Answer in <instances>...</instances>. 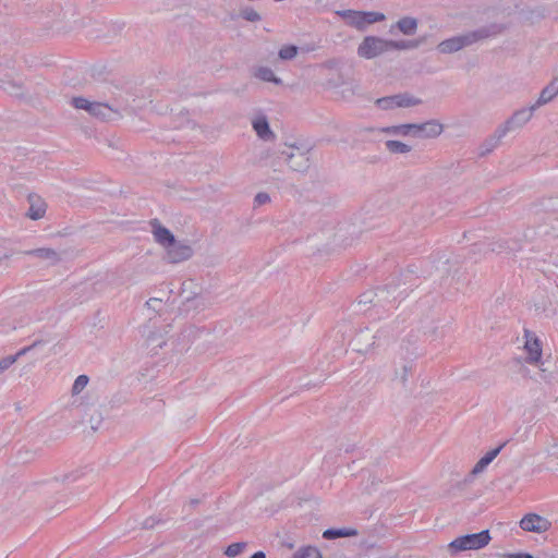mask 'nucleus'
<instances>
[{"label": "nucleus", "mask_w": 558, "mask_h": 558, "mask_svg": "<svg viewBox=\"0 0 558 558\" xmlns=\"http://www.w3.org/2000/svg\"><path fill=\"white\" fill-rule=\"evenodd\" d=\"M191 502H192L193 505H196V504L198 502V500H196V499H192V500H191Z\"/></svg>", "instance_id": "41"}, {"label": "nucleus", "mask_w": 558, "mask_h": 558, "mask_svg": "<svg viewBox=\"0 0 558 558\" xmlns=\"http://www.w3.org/2000/svg\"><path fill=\"white\" fill-rule=\"evenodd\" d=\"M375 332L366 327L361 329L352 339V347L359 353H367L376 343Z\"/></svg>", "instance_id": "11"}, {"label": "nucleus", "mask_w": 558, "mask_h": 558, "mask_svg": "<svg viewBox=\"0 0 558 558\" xmlns=\"http://www.w3.org/2000/svg\"><path fill=\"white\" fill-rule=\"evenodd\" d=\"M536 17H537V19H539V17H544V12H543V11H542V12H538V13H537V15H536Z\"/></svg>", "instance_id": "40"}, {"label": "nucleus", "mask_w": 558, "mask_h": 558, "mask_svg": "<svg viewBox=\"0 0 558 558\" xmlns=\"http://www.w3.org/2000/svg\"><path fill=\"white\" fill-rule=\"evenodd\" d=\"M363 16L364 28L369 24L381 22L386 19L385 14L380 12H363Z\"/></svg>", "instance_id": "28"}, {"label": "nucleus", "mask_w": 558, "mask_h": 558, "mask_svg": "<svg viewBox=\"0 0 558 558\" xmlns=\"http://www.w3.org/2000/svg\"><path fill=\"white\" fill-rule=\"evenodd\" d=\"M557 95H558V84H556L551 80V82L542 89L538 99L532 106L536 110L537 108L551 101Z\"/></svg>", "instance_id": "18"}, {"label": "nucleus", "mask_w": 558, "mask_h": 558, "mask_svg": "<svg viewBox=\"0 0 558 558\" xmlns=\"http://www.w3.org/2000/svg\"><path fill=\"white\" fill-rule=\"evenodd\" d=\"M162 303H163L162 300L159 298H150L148 301H146L145 305L149 310H153L156 313H160Z\"/></svg>", "instance_id": "34"}, {"label": "nucleus", "mask_w": 558, "mask_h": 558, "mask_svg": "<svg viewBox=\"0 0 558 558\" xmlns=\"http://www.w3.org/2000/svg\"><path fill=\"white\" fill-rule=\"evenodd\" d=\"M24 254L49 260L51 265H56L61 260L60 254L56 250L50 247L28 250L25 251Z\"/></svg>", "instance_id": "17"}, {"label": "nucleus", "mask_w": 558, "mask_h": 558, "mask_svg": "<svg viewBox=\"0 0 558 558\" xmlns=\"http://www.w3.org/2000/svg\"><path fill=\"white\" fill-rule=\"evenodd\" d=\"M541 372H542V378L544 380H548V375L546 374V368L541 367Z\"/></svg>", "instance_id": "39"}, {"label": "nucleus", "mask_w": 558, "mask_h": 558, "mask_svg": "<svg viewBox=\"0 0 558 558\" xmlns=\"http://www.w3.org/2000/svg\"><path fill=\"white\" fill-rule=\"evenodd\" d=\"M534 111L535 109L533 106H530L529 108H522L513 112V114L508 120H506L505 123L497 128L489 141L490 144L489 147L486 148V151H490L494 147H496L499 141L506 136L507 133L524 126L532 119Z\"/></svg>", "instance_id": "2"}, {"label": "nucleus", "mask_w": 558, "mask_h": 558, "mask_svg": "<svg viewBox=\"0 0 558 558\" xmlns=\"http://www.w3.org/2000/svg\"><path fill=\"white\" fill-rule=\"evenodd\" d=\"M253 128L258 135L264 141H268L274 138V133L269 128V123L265 117L257 118L253 121Z\"/></svg>", "instance_id": "20"}, {"label": "nucleus", "mask_w": 558, "mask_h": 558, "mask_svg": "<svg viewBox=\"0 0 558 558\" xmlns=\"http://www.w3.org/2000/svg\"><path fill=\"white\" fill-rule=\"evenodd\" d=\"M279 158L287 161L288 166L293 171L303 172L310 167L307 153L293 146L289 147L288 150H282Z\"/></svg>", "instance_id": "7"}, {"label": "nucleus", "mask_w": 558, "mask_h": 558, "mask_svg": "<svg viewBox=\"0 0 558 558\" xmlns=\"http://www.w3.org/2000/svg\"><path fill=\"white\" fill-rule=\"evenodd\" d=\"M150 226H151V232L154 234L155 241L159 245H161L163 248H166L169 244H171L175 240L172 232L168 228L163 227L159 222V220H157V219L151 220Z\"/></svg>", "instance_id": "14"}, {"label": "nucleus", "mask_w": 558, "mask_h": 558, "mask_svg": "<svg viewBox=\"0 0 558 558\" xmlns=\"http://www.w3.org/2000/svg\"><path fill=\"white\" fill-rule=\"evenodd\" d=\"M254 76L263 82H270L276 85H281L282 80L277 77L274 73V71L268 66H258L254 71Z\"/></svg>", "instance_id": "23"}, {"label": "nucleus", "mask_w": 558, "mask_h": 558, "mask_svg": "<svg viewBox=\"0 0 558 558\" xmlns=\"http://www.w3.org/2000/svg\"><path fill=\"white\" fill-rule=\"evenodd\" d=\"M423 43L422 39L410 40H388L389 51L391 50H411L416 49Z\"/></svg>", "instance_id": "24"}, {"label": "nucleus", "mask_w": 558, "mask_h": 558, "mask_svg": "<svg viewBox=\"0 0 558 558\" xmlns=\"http://www.w3.org/2000/svg\"><path fill=\"white\" fill-rule=\"evenodd\" d=\"M16 356L14 355H9V356H5L3 357L2 360H0V373L4 372L5 369H8L11 365H13L15 362H16Z\"/></svg>", "instance_id": "36"}, {"label": "nucleus", "mask_w": 558, "mask_h": 558, "mask_svg": "<svg viewBox=\"0 0 558 558\" xmlns=\"http://www.w3.org/2000/svg\"><path fill=\"white\" fill-rule=\"evenodd\" d=\"M71 104L76 109L87 111L92 117L97 119L109 121L114 117H121L118 110L113 109L106 102L89 101L84 97H73Z\"/></svg>", "instance_id": "4"}, {"label": "nucleus", "mask_w": 558, "mask_h": 558, "mask_svg": "<svg viewBox=\"0 0 558 558\" xmlns=\"http://www.w3.org/2000/svg\"><path fill=\"white\" fill-rule=\"evenodd\" d=\"M524 345L523 349L526 352L525 362L529 364H537L542 359V344L539 339L534 332L525 329L524 330Z\"/></svg>", "instance_id": "9"}, {"label": "nucleus", "mask_w": 558, "mask_h": 558, "mask_svg": "<svg viewBox=\"0 0 558 558\" xmlns=\"http://www.w3.org/2000/svg\"><path fill=\"white\" fill-rule=\"evenodd\" d=\"M339 16L347 20L351 26L363 31L364 29V16L362 11L354 10H340L336 12Z\"/></svg>", "instance_id": "19"}, {"label": "nucleus", "mask_w": 558, "mask_h": 558, "mask_svg": "<svg viewBox=\"0 0 558 558\" xmlns=\"http://www.w3.org/2000/svg\"><path fill=\"white\" fill-rule=\"evenodd\" d=\"M388 51V39L376 36H366L357 48V54L365 59H373Z\"/></svg>", "instance_id": "5"}, {"label": "nucleus", "mask_w": 558, "mask_h": 558, "mask_svg": "<svg viewBox=\"0 0 558 558\" xmlns=\"http://www.w3.org/2000/svg\"><path fill=\"white\" fill-rule=\"evenodd\" d=\"M444 131V125L437 120H429L423 123H416L417 138H436Z\"/></svg>", "instance_id": "13"}, {"label": "nucleus", "mask_w": 558, "mask_h": 558, "mask_svg": "<svg viewBox=\"0 0 558 558\" xmlns=\"http://www.w3.org/2000/svg\"><path fill=\"white\" fill-rule=\"evenodd\" d=\"M506 446V442L501 444L495 449L489 450L486 452L484 457H482L476 464L473 466V469L470 472L471 476H477L478 474L483 473L484 470L487 468V465L499 454L501 449Z\"/></svg>", "instance_id": "15"}, {"label": "nucleus", "mask_w": 558, "mask_h": 558, "mask_svg": "<svg viewBox=\"0 0 558 558\" xmlns=\"http://www.w3.org/2000/svg\"><path fill=\"white\" fill-rule=\"evenodd\" d=\"M292 558H322V555L317 548L308 546L298 550Z\"/></svg>", "instance_id": "27"}, {"label": "nucleus", "mask_w": 558, "mask_h": 558, "mask_svg": "<svg viewBox=\"0 0 558 558\" xmlns=\"http://www.w3.org/2000/svg\"><path fill=\"white\" fill-rule=\"evenodd\" d=\"M193 254L194 250L190 244L174 240L165 248L163 259L170 264H179L190 259Z\"/></svg>", "instance_id": "6"}, {"label": "nucleus", "mask_w": 558, "mask_h": 558, "mask_svg": "<svg viewBox=\"0 0 558 558\" xmlns=\"http://www.w3.org/2000/svg\"><path fill=\"white\" fill-rule=\"evenodd\" d=\"M270 202V196L266 192H259L254 197V207H259Z\"/></svg>", "instance_id": "33"}, {"label": "nucleus", "mask_w": 558, "mask_h": 558, "mask_svg": "<svg viewBox=\"0 0 558 558\" xmlns=\"http://www.w3.org/2000/svg\"><path fill=\"white\" fill-rule=\"evenodd\" d=\"M357 534V530L353 527L327 529L324 531L323 537L326 539H336L339 537L356 536Z\"/></svg>", "instance_id": "22"}, {"label": "nucleus", "mask_w": 558, "mask_h": 558, "mask_svg": "<svg viewBox=\"0 0 558 558\" xmlns=\"http://www.w3.org/2000/svg\"><path fill=\"white\" fill-rule=\"evenodd\" d=\"M381 132L390 135L416 137V123L390 125L383 128Z\"/></svg>", "instance_id": "16"}, {"label": "nucleus", "mask_w": 558, "mask_h": 558, "mask_svg": "<svg viewBox=\"0 0 558 558\" xmlns=\"http://www.w3.org/2000/svg\"><path fill=\"white\" fill-rule=\"evenodd\" d=\"M551 526L548 519L541 517L536 513H529L520 521V527L527 532L544 533Z\"/></svg>", "instance_id": "10"}, {"label": "nucleus", "mask_w": 558, "mask_h": 558, "mask_svg": "<svg viewBox=\"0 0 558 558\" xmlns=\"http://www.w3.org/2000/svg\"><path fill=\"white\" fill-rule=\"evenodd\" d=\"M502 558H534L533 555L529 553H507L500 555Z\"/></svg>", "instance_id": "37"}, {"label": "nucleus", "mask_w": 558, "mask_h": 558, "mask_svg": "<svg viewBox=\"0 0 558 558\" xmlns=\"http://www.w3.org/2000/svg\"><path fill=\"white\" fill-rule=\"evenodd\" d=\"M504 31L501 25L493 24L476 31L468 32L440 41L436 49L439 53L450 54L462 50L480 40L500 34Z\"/></svg>", "instance_id": "1"}, {"label": "nucleus", "mask_w": 558, "mask_h": 558, "mask_svg": "<svg viewBox=\"0 0 558 558\" xmlns=\"http://www.w3.org/2000/svg\"><path fill=\"white\" fill-rule=\"evenodd\" d=\"M240 15L248 22H259L262 20L260 14L251 7L243 8Z\"/></svg>", "instance_id": "29"}, {"label": "nucleus", "mask_w": 558, "mask_h": 558, "mask_svg": "<svg viewBox=\"0 0 558 558\" xmlns=\"http://www.w3.org/2000/svg\"><path fill=\"white\" fill-rule=\"evenodd\" d=\"M421 102V99L412 97L408 94L387 96L376 100L377 106L383 110H389L393 108H409L417 106Z\"/></svg>", "instance_id": "8"}, {"label": "nucleus", "mask_w": 558, "mask_h": 558, "mask_svg": "<svg viewBox=\"0 0 558 558\" xmlns=\"http://www.w3.org/2000/svg\"><path fill=\"white\" fill-rule=\"evenodd\" d=\"M251 558H266V555L264 551H257L251 556Z\"/></svg>", "instance_id": "38"}, {"label": "nucleus", "mask_w": 558, "mask_h": 558, "mask_svg": "<svg viewBox=\"0 0 558 558\" xmlns=\"http://www.w3.org/2000/svg\"><path fill=\"white\" fill-rule=\"evenodd\" d=\"M387 150L390 154H408L412 150V147L403 142L389 140L385 143Z\"/></svg>", "instance_id": "25"}, {"label": "nucleus", "mask_w": 558, "mask_h": 558, "mask_svg": "<svg viewBox=\"0 0 558 558\" xmlns=\"http://www.w3.org/2000/svg\"><path fill=\"white\" fill-rule=\"evenodd\" d=\"M41 344H44V340H41V339L36 340L31 345L22 348L20 351L16 352V354H14V356H16V360H17L19 357L25 355L26 353L31 352L32 350H34L35 348H37Z\"/></svg>", "instance_id": "35"}, {"label": "nucleus", "mask_w": 558, "mask_h": 558, "mask_svg": "<svg viewBox=\"0 0 558 558\" xmlns=\"http://www.w3.org/2000/svg\"><path fill=\"white\" fill-rule=\"evenodd\" d=\"M411 366L402 365L400 368L396 369L395 378L400 384L405 385L409 379V375L411 374Z\"/></svg>", "instance_id": "31"}, {"label": "nucleus", "mask_w": 558, "mask_h": 558, "mask_svg": "<svg viewBox=\"0 0 558 558\" xmlns=\"http://www.w3.org/2000/svg\"><path fill=\"white\" fill-rule=\"evenodd\" d=\"M299 48L294 45H287L279 49L278 56L281 60H292L296 57Z\"/></svg>", "instance_id": "26"}, {"label": "nucleus", "mask_w": 558, "mask_h": 558, "mask_svg": "<svg viewBox=\"0 0 558 558\" xmlns=\"http://www.w3.org/2000/svg\"><path fill=\"white\" fill-rule=\"evenodd\" d=\"M490 539L489 531L483 530L478 533L465 534L454 538L448 544L447 550L450 555H457L465 550H477L488 545Z\"/></svg>", "instance_id": "3"}, {"label": "nucleus", "mask_w": 558, "mask_h": 558, "mask_svg": "<svg viewBox=\"0 0 558 558\" xmlns=\"http://www.w3.org/2000/svg\"><path fill=\"white\" fill-rule=\"evenodd\" d=\"M88 377L86 375H80L76 377L72 386V395H78L88 384Z\"/></svg>", "instance_id": "32"}, {"label": "nucleus", "mask_w": 558, "mask_h": 558, "mask_svg": "<svg viewBox=\"0 0 558 558\" xmlns=\"http://www.w3.org/2000/svg\"><path fill=\"white\" fill-rule=\"evenodd\" d=\"M396 27L407 36H412L416 33L418 27V22L415 17L404 16L401 17L397 23Z\"/></svg>", "instance_id": "21"}, {"label": "nucleus", "mask_w": 558, "mask_h": 558, "mask_svg": "<svg viewBox=\"0 0 558 558\" xmlns=\"http://www.w3.org/2000/svg\"><path fill=\"white\" fill-rule=\"evenodd\" d=\"M27 201L29 208L25 216L31 220H39L44 218L47 211V203L45 199L35 193H31L27 196Z\"/></svg>", "instance_id": "12"}, {"label": "nucleus", "mask_w": 558, "mask_h": 558, "mask_svg": "<svg viewBox=\"0 0 558 558\" xmlns=\"http://www.w3.org/2000/svg\"><path fill=\"white\" fill-rule=\"evenodd\" d=\"M245 547L246 543L244 542L232 543L226 548L225 555L228 557H235L240 555Z\"/></svg>", "instance_id": "30"}]
</instances>
